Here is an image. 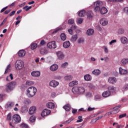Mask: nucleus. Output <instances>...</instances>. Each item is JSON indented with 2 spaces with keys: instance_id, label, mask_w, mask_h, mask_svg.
<instances>
[{
  "instance_id": "1",
  "label": "nucleus",
  "mask_w": 128,
  "mask_h": 128,
  "mask_svg": "<svg viewBox=\"0 0 128 128\" xmlns=\"http://www.w3.org/2000/svg\"><path fill=\"white\" fill-rule=\"evenodd\" d=\"M26 92V95L28 98H32L36 94V92H38V90L35 87L31 86L28 88Z\"/></svg>"
},
{
  "instance_id": "2",
  "label": "nucleus",
  "mask_w": 128,
  "mask_h": 128,
  "mask_svg": "<svg viewBox=\"0 0 128 128\" xmlns=\"http://www.w3.org/2000/svg\"><path fill=\"white\" fill-rule=\"evenodd\" d=\"M72 92L75 94H84L86 92V89L82 86H75L72 88Z\"/></svg>"
},
{
  "instance_id": "3",
  "label": "nucleus",
  "mask_w": 128,
  "mask_h": 128,
  "mask_svg": "<svg viewBox=\"0 0 128 128\" xmlns=\"http://www.w3.org/2000/svg\"><path fill=\"white\" fill-rule=\"evenodd\" d=\"M103 4L100 1H96L94 2V6H95L94 10L95 12H100V7L102 6Z\"/></svg>"
},
{
  "instance_id": "4",
  "label": "nucleus",
  "mask_w": 128,
  "mask_h": 128,
  "mask_svg": "<svg viewBox=\"0 0 128 128\" xmlns=\"http://www.w3.org/2000/svg\"><path fill=\"white\" fill-rule=\"evenodd\" d=\"M16 86V82H12L8 83L6 84V90L7 92H10L14 88V86Z\"/></svg>"
},
{
  "instance_id": "5",
  "label": "nucleus",
  "mask_w": 128,
  "mask_h": 128,
  "mask_svg": "<svg viewBox=\"0 0 128 128\" xmlns=\"http://www.w3.org/2000/svg\"><path fill=\"white\" fill-rule=\"evenodd\" d=\"M24 64L22 60H17L15 64V67L17 70H22V68H24Z\"/></svg>"
},
{
  "instance_id": "6",
  "label": "nucleus",
  "mask_w": 128,
  "mask_h": 128,
  "mask_svg": "<svg viewBox=\"0 0 128 128\" xmlns=\"http://www.w3.org/2000/svg\"><path fill=\"white\" fill-rule=\"evenodd\" d=\"M21 120L20 116L18 114H14L12 116V122L14 124H20Z\"/></svg>"
},
{
  "instance_id": "7",
  "label": "nucleus",
  "mask_w": 128,
  "mask_h": 128,
  "mask_svg": "<svg viewBox=\"0 0 128 128\" xmlns=\"http://www.w3.org/2000/svg\"><path fill=\"white\" fill-rule=\"evenodd\" d=\"M40 52L42 56H46L48 54V48H40Z\"/></svg>"
},
{
  "instance_id": "8",
  "label": "nucleus",
  "mask_w": 128,
  "mask_h": 128,
  "mask_svg": "<svg viewBox=\"0 0 128 128\" xmlns=\"http://www.w3.org/2000/svg\"><path fill=\"white\" fill-rule=\"evenodd\" d=\"M47 46L49 48H56V41L49 42L47 44Z\"/></svg>"
},
{
  "instance_id": "9",
  "label": "nucleus",
  "mask_w": 128,
  "mask_h": 128,
  "mask_svg": "<svg viewBox=\"0 0 128 128\" xmlns=\"http://www.w3.org/2000/svg\"><path fill=\"white\" fill-rule=\"evenodd\" d=\"M14 102H8L5 105V108L6 110H10L12 108H14Z\"/></svg>"
},
{
  "instance_id": "10",
  "label": "nucleus",
  "mask_w": 128,
  "mask_h": 128,
  "mask_svg": "<svg viewBox=\"0 0 128 128\" xmlns=\"http://www.w3.org/2000/svg\"><path fill=\"white\" fill-rule=\"evenodd\" d=\"M58 84H60V83L56 80H52L49 83L50 86L52 88H56Z\"/></svg>"
},
{
  "instance_id": "11",
  "label": "nucleus",
  "mask_w": 128,
  "mask_h": 128,
  "mask_svg": "<svg viewBox=\"0 0 128 128\" xmlns=\"http://www.w3.org/2000/svg\"><path fill=\"white\" fill-rule=\"evenodd\" d=\"M56 56L58 60H64V54L62 52L60 51L58 52H56Z\"/></svg>"
},
{
  "instance_id": "12",
  "label": "nucleus",
  "mask_w": 128,
  "mask_h": 128,
  "mask_svg": "<svg viewBox=\"0 0 128 128\" xmlns=\"http://www.w3.org/2000/svg\"><path fill=\"white\" fill-rule=\"evenodd\" d=\"M50 114V110L46 108L42 112L41 116H48Z\"/></svg>"
},
{
  "instance_id": "13",
  "label": "nucleus",
  "mask_w": 128,
  "mask_h": 128,
  "mask_svg": "<svg viewBox=\"0 0 128 128\" xmlns=\"http://www.w3.org/2000/svg\"><path fill=\"white\" fill-rule=\"evenodd\" d=\"M36 107L33 106L30 108L28 113L29 114H36Z\"/></svg>"
},
{
  "instance_id": "14",
  "label": "nucleus",
  "mask_w": 128,
  "mask_h": 128,
  "mask_svg": "<svg viewBox=\"0 0 128 128\" xmlns=\"http://www.w3.org/2000/svg\"><path fill=\"white\" fill-rule=\"evenodd\" d=\"M116 78L114 76H111L108 78V82L110 84H114L116 82Z\"/></svg>"
},
{
  "instance_id": "15",
  "label": "nucleus",
  "mask_w": 128,
  "mask_h": 128,
  "mask_svg": "<svg viewBox=\"0 0 128 128\" xmlns=\"http://www.w3.org/2000/svg\"><path fill=\"white\" fill-rule=\"evenodd\" d=\"M58 68V66L56 64H53L50 66V70L51 72H56Z\"/></svg>"
},
{
  "instance_id": "16",
  "label": "nucleus",
  "mask_w": 128,
  "mask_h": 128,
  "mask_svg": "<svg viewBox=\"0 0 128 128\" xmlns=\"http://www.w3.org/2000/svg\"><path fill=\"white\" fill-rule=\"evenodd\" d=\"M110 94H112V92L110 90H106L102 94V96L103 98H108V96H110Z\"/></svg>"
},
{
  "instance_id": "17",
  "label": "nucleus",
  "mask_w": 128,
  "mask_h": 128,
  "mask_svg": "<svg viewBox=\"0 0 128 128\" xmlns=\"http://www.w3.org/2000/svg\"><path fill=\"white\" fill-rule=\"evenodd\" d=\"M100 22L102 26H106V24H108V20L104 18H102L100 19Z\"/></svg>"
},
{
  "instance_id": "18",
  "label": "nucleus",
  "mask_w": 128,
  "mask_h": 128,
  "mask_svg": "<svg viewBox=\"0 0 128 128\" xmlns=\"http://www.w3.org/2000/svg\"><path fill=\"white\" fill-rule=\"evenodd\" d=\"M121 106H122L120 105L115 106L114 108V110L112 111V114H118V112H120L118 108H120Z\"/></svg>"
},
{
  "instance_id": "19",
  "label": "nucleus",
  "mask_w": 128,
  "mask_h": 128,
  "mask_svg": "<svg viewBox=\"0 0 128 128\" xmlns=\"http://www.w3.org/2000/svg\"><path fill=\"white\" fill-rule=\"evenodd\" d=\"M94 29L89 28L86 31V34L89 36H92L94 34Z\"/></svg>"
},
{
  "instance_id": "20",
  "label": "nucleus",
  "mask_w": 128,
  "mask_h": 128,
  "mask_svg": "<svg viewBox=\"0 0 128 128\" xmlns=\"http://www.w3.org/2000/svg\"><path fill=\"white\" fill-rule=\"evenodd\" d=\"M32 76H35L36 78L40 76V72L38 71H34L31 73Z\"/></svg>"
},
{
  "instance_id": "21",
  "label": "nucleus",
  "mask_w": 128,
  "mask_h": 128,
  "mask_svg": "<svg viewBox=\"0 0 128 128\" xmlns=\"http://www.w3.org/2000/svg\"><path fill=\"white\" fill-rule=\"evenodd\" d=\"M120 42L124 44H128V38L126 36H122L120 38Z\"/></svg>"
},
{
  "instance_id": "22",
  "label": "nucleus",
  "mask_w": 128,
  "mask_h": 128,
  "mask_svg": "<svg viewBox=\"0 0 128 128\" xmlns=\"http://www.w3.org/2000/svg\"><path fill=\"white\" fill-rule=\"evenodd\" d=\"M100 70L98 69L94 70L92 72V74H94V76H100Z\"/></svg>"
},
{
  "instance_id": "23",
  "label": "nucleus",
  "mask_w": 128,
  "mask_h": 128,
  "mask_svg": "<svg viewBox=\"0 0 128 128\" xmlns=\"http://www.w3.org/2000/svg\"><path fill=\"white\" fill-rule=\"evenodd\" d=\"M100 12L101 14H106L108 12V9L106 8V7H102L100 10Z\"/></svg>"
},
{
  "instance_id": "24",
  "label": "nucleus",
  "mask_w": 128,
  "mask_h": 128,
  "mask_svg": "<svg viewBox=\"0 0 128 128\" xmlns=\"http://www.w3.org/2000/svg\"><path fill=\"white\" fill-rule=\"evenodd\" d=\"M70 41H66L63 43V46L65 48H70Z\"/></svg>"
},
{
  "instance_id": "25",
  "label": "nucleus",
  "mask_w": 128,
  "mask_h": 128,
  "mask_svg": "<svg viewBox=\"0 0 128 128\" xmlns=\"http://www.w3.org/2000/svg\"><path fill=\"white\" fill-rule=\"evenodd\" d=\"M46 106L47 108H51V109L54 108V104L52 102H48L46 104Z\"/></svg>"
},
{
  "instance_id": "26",
  "label": "nucleus",
  "mask_w": 128,
  "mask_h": 128,
  "mask_svg": "<svg viewBox=\"0 0 128 128\" xmlns=\"http://www.w3.org/2000/svg\"><path fill=\"white\" fill-rule=\"evenodd\" d=\"M119 72L120 74H128V70H124L122 68H120Z\"/></svg>"
},
{
  "instance_id": "27",
  "label": "nucleus",
  "mask_w": 128,
  "mask_h": 128,
  "mask_svg": "<svg viewBox=\"0 0 128 128\" xmlns=\"http://www.w3.org/2000/svg\"><path fill=\"white\" fill-rule=\"evenodd\" d=\"M18 56L20 58H22V56H26V51L20 50L18 52Z\"/></svg>"
},
{
  "instance_id": "28",
  "label": "nucleus",
  "mask_w": 128,
  "mask_h": 128,
  "mask_svg": "<svg viewBox=\"0 0 128 128\" xmlns=\"http://www.w3.org/2000/svg\"><path fill=\"white\" fill-rule=\"evenodd\" d=\"M86 15H87L88 18L90 19V18H92L94 16V14L92 11H88L86 13Z\"/></svg>"
},
{
  "instance_id": "29",
  "label": "nucleus",
  "mask_w": 128,
  "mask_h": 128,
  "mask_svg": "<svg viewBox=\"0 0 128 128\" xmlns=\"http://www.w3.org/2000/svg\"><path fill=\"white\" fill-rule=\"evenodd\" d=\"M84 79L87 82H90L92 80V76L90 74H86L84 76Z\"/></svg>"
},
{
  "instance_id": "30",
  "label": "nucleus",
  "mask_w": 128,
  "mask_h": 128,
  "mask_svg": "<svg viewBox=\"0 0 128 128\" xmlns=\"http://www.w3.org/2000/svg\"><path fill=\"white\" fill-rule=\"evenodd\" d=\"M78 34L74 35L72 36L70 38V41L72 42H76V40H78Z\"/></svg>"
},
{
  "instance_id": "31",
  "label": "nucleus",
  "mask_w": 128,
  "mask_h": 128,
  "mask_svg": "<svg viewBox=\"0 0 128 128\" xmlns=\"http://www.w3.org/2000/svg\"><path fill=\"white\" fill-rule=\"evenodd\" d=\"M63 108L66 112H70V104H67L64 106Z\"/></svg>"
},
{
  "instance_id": "32",
  "label": "nucleus",
  "mask_w": 128,
  "mask_h": 128,
  "mask_svg": "<svg viewBox=\"0 0 128 128\" xmlns=\"http://www.w3.org/2000/svg\"><path fill=\"white\" fill-rule=\"evenodd\" d=\"M64 78L65 80L70 81V80H72L73 77H72V76L69 75V76H65L64 77Z\"/></svg>"
},
{
  "instance_id": "33",
  "label": "nucleus",
  "mask_w": 128,
  "mask_h": 128,
  "mask_svg": "<svg viewBox=\"0 0 128 128\" xmlns=\"http://www.w3.org/2000/svg\"><path fill=\"white\" fill-rule=\"evenodd\" d=\"M78 16L81 17L84 16H86V11L84 10H80L78 12Z\"/></svg>"
},
{
  "instance_id": "34",
  "label": "nucleus",
  "mask_w": 128,
  "mask_h": 128,
  "mask_svg": "<svg viewBox=\"0 0 128 128\" xmlns=\"http://www.w3.org/2000/svg\"><path fill=\"white\" fill-rule=\"evenodd\" d=\"M121 62H122V64H124V66L126 65V64H128V58L122 59Z\"/></svg>"
},
{
  "instance_id": "35",
  "label": "nucleus",
  "mask_w": 128,
  "mask_h": 128,
  "mask_svg": "<svg viewBox=\"0 0 128 128\" xmlns=\"http://www.w3.org/2000/svg\"><path fill=\"white\" fill-rule=\"evenodd\" d=\"M38 48V44L36 43H32L31 44V50H36Z\"/></svg>"
},
{
  "instance_id": "36",
  "label": "nucleus",
  "mask_w": 128,
  "mask_h": 128,
  "mask_svg": "<svg viewBox=\"0 0 128 128\" xmlns=\"http://www.w3.org/2000/svg\"><path fill=\"white\" fill-rule=\"evenodd\" d=\"M60 38L62 40H66V36L64 33H62L60 35Z\"/></svg>"
},
{
  "instance_id": "37",
  "label": "nucleus",
  "mask_w": 128,
  "mask_h": 128,
  "mask_svg": "<svg viewBox=\"0 0 128 128\" xmlns=\"http://www.w3.org/2000/svg\"><path fill=\"white\" fill-rule=\"evenodd\" d=\"M73 120H74V118H70L68 120L64 122V124H68L70 122H72Z\"/></svg>"
},
{
  "instance_id": "38",
  "label": "nucleus",
  "mask_w": 128,
  "mask_h": 128,
  "mask_svg": "<svg viewBox=\"0 0 128 128\" xmlns=\"http://www.w3.org/2000/svg\"><path fill=\"white\" fill-rule=\"evenodd\" d=\"M83 22H84V19L82 18H78L77 19L76 22H77V24H82Z\"/></svg>"
},
{
  "instance_id": "39",
  "label": "nucleus",
  "mask_w": 128,
  "mask_h": 128,
  "mask_svg": "<svg viewBox=\"0 0 128 128\" xmlns=\"http://www.w3.org/2000/svg\"><path fill=\"white\" fill-rule=\"evenodd\" d=\"M10 78L11 80H14V76H12V74H10L9 76H7L6 80L9 82Z\"/></svg>"
},
{
  "instance_id": "40",
  "label": "nucleus",
  "mask_w": 128,
  "mask_h": 128,
  "mask_svg": "<svg viewBox=\"0 0 128 128\" xmlns=\"http://www.w3.org/2000/svg\"><path fill=\"white\" fill-rule=\"evenodd\" d=\"M78 42L79 44H84V39L82 38H79L78 40Z\"/></svg>"
},
{
  "instance_id": "41",
  "label": "nucleus",
  "mask_w": 128,
  "mask_h": 128,
  "mask_svg": "<svg viewBox=\"0 0 128 128\" xmlns=\"http://www.w3.org/2000/svg\"><path fill=\"white\" fill-rule=\"evenodd\" d=\"M10 72V64H8L6 68L4 74H8Z\"/></svg>"
},
{
  "instance_id": "42",
  "label": "nucleus",
  "mask_w": 128,
  "mask_h": 128,
  "mask_svg": "<svg viewBox=\"0 0 128 128\" xmlns=\"http://www.w3.org/2000/svg\"><path fill=\"white\" fill-rule=\"evenodd\" d=\"M118 34H124V30L123 28H120L118 30Z\"/></svg>"
},
{
  "instance_id": "43",
  "label": "nucleus",
  "mask_w": 128,
  "mask_h": 128,
  "mask_svg": "<svg viewBox=\"0 0 128 128\" xmlns=\"http://www.w3.org/2000/svg\"><path fill=\"white\" fill-rule=\"evenodd\" d=\"M30 122H36V116H31L30 118Z\"/></svg>"
},
{
  "instance_id": "44",
  "label": "nucleus",
  "mask_w": 128,
  "mask_h": 128,
  "mask_svg": "<svg viewBox=\"0 0 128 128\" xmlns=\"http://www.w3.org/2000/svg\"><path fill=\"white\" fill-rule=\"evenodd\" d=\"M26 86H32L34 84V82L32 81H27L26 82Z\"/></svg>"
},
{
  "instance_id": "45",
  "label": "nucleus",
  "mask_w": 128,
  "mask_h": 128,
  "mask_svg": "<svg viewBox=\"0 0 128 128\" xmlns=\"http://www.w3.org/2000/svg\"><path fill=\"white\" fill-rule=\"evenodd\" d=\"M20 128H28V126L26 124H22L20 125Z\"/></svg>"
},
{
  "instance_id": "46",
  "label": "nucleus",
  "mask_w": 128,
  "mask_h": 128,
  "mask_svg": "<svg viewBox=\"0 0 128 128\" xmlns=\"http://www.w3.org/2000/svg\"><path fill=\"white\" fill-rule=\"evenodd\" d=\"M108 90L110 92V90L114 92V86H110L108 87Z\"/></svg>"
},
{
  "instance_id": "47",
  "label": "nucleus",
  "mask_w": 128,
  "mask_h": 128,
  "mask_svg": "<svg viewBox=\"0 0 128 128\" xmlns=\"http://www.w3.org/2000/svg\"><path fill=\"white\" fill-rule=\"evenodd\" d=\"M74 22V20L73 19H70L68 20V24H72Z\"/></svg>"
},
{
  "instance_id": "48",
  "label": "nucleus",
  "mask_w": 128,
  "mask_h": 128,
  "mask_svg": "<svg viewBox=\"0 0 128 128\" xmlns=\"http://www.w3.org/2000/svg\"><path fill=\"white\" fill-rule=\"evenodd\" d=\"M128 90V84L124 85L122 88V90H124V92H126V90Z\"/></svg>"
},
{
  "instance_id": "49",
  "label": "nucleus",
  "mask_w": 128,
  "mask_h": 128,
  "mask_svg": "<svg viewBox=\"0 0 128 128\" xmlns=\"http://www.w3.org/2000/svg\"><path fill=\"white\" fill-rule=\"evenodd\" d=\"M88 86L90 88H94V86L92 84V83H89L88 84Z\"/></svg>"
},
{
  "instance_id": "50",
  "label": "nucleus",
  "mask_w": 128,
  "mask_h": 128,
  "mask_svg": "<svg viewBox=\"0 0 128 128\" xmlns=\"http://www.w3.org/2000/svg\"><path fill=\"white\" fill-rule=\"evenodd\" d=\"M126 114L125 113V114H120L118 118L120 119V118H126Z\"/></svg>"
},
{
  "instance_id": "51",
  "label": "nucleus",
  "mask_w": 128,
  "mask_h": 128,
  "mask_svg": "<svg viewBox=\"0 0 128 128\" xmlns=\"http://www.w3.org/2000/svg\"><path fill=\"white\" fill-rule=\"evenodd\" d=\"M68 64L67 62H65L64 63L62 64L61 66L62 68H66V66H68Z\"/></svg>"
},
{
  "instance_id": "52",
  "label": "nucleus",
  "mask_w": 128,
  "mask_h": 128,
  "mask_svg": "<svg viewBox=\"0 0 128 128\" xmlns=\"http://www.w3.org/2000/svg\"><path fill=\"white\" fill-rule=\"evenodd\" d=\"M94 110V108H91L90 106L87 109L88 112H92Z\"/></svg>"
},
{
  "instance_id": "53",
  "label": "nucleus",
  "mask_w": 128,
  "mask_h": 128,
  "mask_svg": "<svg viewBox=\"0 0 128 128\" xmlns=\"http://www.w3.org/2000/svg\"><path fill=\"white\" fill-rule=\"evenodd\" d=\"M102 118V116H99L98 117H97L95 119H93L92 120H95V122H96V120H100L101 118Z\"/></svg>"
},
{
  "instance_id": "54",
  "label": "nucleus",
  "mask_w": 128,
  "mask_h": 128,
  "mask_svg": "<svg viewBox=\"0 0 128 128\" xmlns=\"http://www.w3.org/2000/svg\"><path fill=\"white\" fill-rule=\"evenodd\" d=\"M7 118L8 120H12V114H8Z\"/></svg>"
},
{
  "instance_id": "55",
  "label": "nucleus",
  "mask_w": 128,
  "mask_h": 128,
  "mask_svg": "<svg viewBox=\"0 0 128 128\" xmlns=\"http://www.w3.org/2000/svg\"><path fill=\"white\" fill-rule=\"evenodd\" d=\"M72 82L73 83V86H76V84H78V82L76 80L72 81Z\"/></svg>"
},
{
  "instance_id": "56",
  "label": "nucleus",
  "mask_w": 128,
  "mask_h": 128,
  "mask_svg": "<svg viewBox=\"0 0 128 128\" xmlns=\"http://www.w3.org/2000/svg\"><path fill=\"white\" fill-rule=\"evenodd\" d=\"M124 10L125 14H128V7L124 8Z\"/></svg>"
},
{
  "instance_id": "57",
  "label": "nucleus",
  "mask_w": 128,
  "mask_h": 128,
  "mask_svg": "<svg viewBox=\"0 0 128 128\" xmlns=\"http://www.w3.org/2000/svg\"><path fill=\"white\" fill-rule=\"evenodd\" d=\"M115 42H116V40H113L111 42H110V46H112V44H115Z\"/></svg>"
},
{
  "instance_id": "58",
  "label": "nucleus",
  "mask_w": 128,
  "mask_h": 128,
  "mask_svg": "<svg viewBox=\"0 0 128 128\" xmlns=\"http://www.w3.org/2000/svg\"><path fill=\"white\" fill-rule=\"evenodd\" d=\"M96 100H100V95H96L95 96Z\"/></svg>"
},
{
  "instance_id": "59",
  "label": "nucleus",
  "mask_w": 128,
  "mask_h": 128,
  "mask_svg": "<svg viewBox=\"0 0 128 128\" xmlns=\"http://www.w3.org/2000/svg\"><path fill=\"white\" fill-rule=\"evenodd\" d=\"M14 14H16V11H12V12H11L10 14V16H14Z\"/></svg>"
},
{
  "instance_id": "60",
  "label": "nucleus",
  "mask_w": 128,
  "mask_h": 128,
  "mask_svg": "<svg viewBox=\"0 0 128 128\" xmlns=\"http://www.w3.org/2000/svg\"><path fill=\"white\" fill-rule=\"evenodd\" d=\"M8 8V6L4 7V8H3L1 10H0V12H4Z\"/></svg>"
},
{
  "instance_id": "61",
  "label": "nucleus",
  "mask_w": 128,
  "mask_h": 128,
  "mask_svg": "<svg viewBox=\"0 0 128 128\" xmlns=\"http://www.w3.org/2000/svg\"><path fill=\"white\" fill-rule=\"evenodd\" d=\"M10 10H8L4 12L5 14H10Z\"/></svg>"
},
{
  "instance_id": "62",
  "label": "nucleus",
  "mask_w": 128,
  "mask_h": 128,
  "mask_svg": "<svg viewBox=\"0 0 128 128\" xmlns=\"http://www.w3.org/2000/svg\"><path fill=\"white\" fill-rule=\"evenodd\" d=\"M68 32L70 34H72V29L68 30Z\"/></svg>"
},
{
  "instance_id": "63",
  "label": "nucleus",
  "mask_w": 128,
  "mask_h": 128,
  "mask_svg": "<svg viewBox=\"0 0 128 128\" xmlns=\"http://www.w3.org/2000/svg\"><path fill=\"white\" fill-rule=\"evenodd\" d=\"M71 28L72 30H76V25H72L71 27Z\"/></svg>"
},
{
  "instance_id": "64",
  "label": "nucleus",
  "mask_w": 128,
  "mask_h": 128,
  "mask_svg": "<svg viewBox=\"0 0 128 128\" xmlns=\"http://www.w3.org/2000/svg\"><path fill=\"white\" fill-rule=\"evenodd\" d=\"M76 112H78V110L76 109H73L72 110V113L74 114Z\"/></svg>"
}]
</instances>
